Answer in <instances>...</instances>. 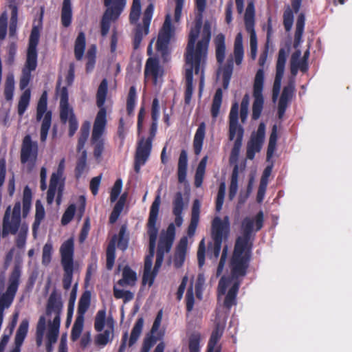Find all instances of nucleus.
<instances>
[{"mask_svg": "<svg viewBox=\"0 0 352 352\" xmlns=\"http://www.w3.org/2000/svg\"><path fill=\"white\" fill-rule=\"evenodd\" d=\"M196 6L199 11L195 27L191 28L188 42L186 47L185 58L186 91L185 101L189 103L192 92L193 72L195 74H200L199 89L201 91L204 84V67L206 63L208 45L211 38V25L209 22H205L201 31L202 12L206 8V0H196Z\"/></svg>", "mask_w": 352, "mask_h": 352, "instance_id": "nucleus-1", "label": "nucleus"}, {"mask_svg": "<svg viewBox=\"0 0 352 352\" xmlns=\"http://www.w3.org/2000/svg\"><path fill=\"white\" fill-rule=\"evenodd\" d=\"M236 278L223 276L218 285V305L214 319L215 328L212 331L208 346V352H220L217 344L222 336L230 308L236 304L239 287Z\"/></svg>", "mask_w": 352, "mask_h": 352, "instance_id": "nucleus-2", "label": "nucleus"}, {"mask_svg": "<svg viewBox=\"0 0 352 352\" xmlns=\"http://www.w3.org/2000/svg\"><path fill=\"white\" fill-rule=\"evenodd\" d=\"M263 223V213L260 211L255 217H247L243 219L241 226L243 236H239L234 246V250L230 262L232 276L227 278H236L245 276L250 254L249 241L250 234L254 230H259Z\"/></svg>", "mask_w": 352, "mask_h": 352, "instance_id": "nucleus-3", "label": "nucleus"}, {"mask_svg": "<svg viewBox=\"0 0 352 352\" xmlns=\"http://www.w3.org/2000/svg\"><path fill=\"white\" fill-rule=\"evenodd\" d=\"M107 90V80L103 79L98 87L96 94V104L100 109L94 123L91 135V142L94 146V155L97 160L100 158L104 148L102 135L104 132L107 124V110L104 107V102L106 101Z\"/></svg>", "mask_w": 352, "mask_h": 352, "instance_id": "nucleus-4", "label": "nucleus"}, {"mask_svg": "<svg viewBox=\"0 0 352 352\" xmlns=\"http://www.w3.org/2000/svg\"><path fill=\"white\" fill-rule=\"evenodd\" d=\"M161 204L160 195L158 194L153 201L149 213L148 222V234L149 235V254L146 256L144 261V270L143 274V283L148 284L151 286L154 281L155 274L151 272L153 265V258L154 256L155 243L157 236L158 230L155 226L160 206Z\"/></svg>", "mask_w": 352, "mask_h": 352, "instance_id": "nucleus-5", "label": "nucleus"}, {"mask_svg": "<svg viewBox=\"0 0 352 352\" xmlns=\"http://www.w3.org/2000/svg\"><path fill=\"white\" fill-rule=\"evenodd\" d=\"M63 309V302L60 297L52 292L48 299L46 316L48 318V328L47 331V352H52L53 345L57 342L60 324V314Z\"/></svg>", "mask_w": 352, "mask_h": 352, "instance_id": "nucleus-6", "label": "nucleus"}, {"mask_svg": "<svg viewBox=\"0 0 352 352\" xmlns=\"http://www.w3.org/2000/svg\"><path fill=\"white\" fill-rule=\"evenodd\" d=\"M21 203L16 202L11 213V208L9 206L3 217V236L8 234H15L18 232L16 244L19 248H24L28 232V226L26 223L21 224Z\"/></svg>", "mask_w": 352, "mask_h": 352, "instance_id": "nucleus-7", "label": "nucleus"}, {"mask_svg": "<svg viewBox=\"0 0 352 352\" xmlns=\"http://www.w3.org/2000/svg\"><path fill=\"white\" fill-rule=\"evenodd\" d=\"M154 6L150 3L143 13L142 21L138 20L141 14L140 0H133L130 13V21L135 25L134 30L133 47L138 49L144 36L149 32V26L153 17Z\"/></svg>", "mask_w": 352, "mask_h": 352, "instance_id": "nucleus-8", "label": "nucleus"}, {"mask_svg": "<svg viewBox=\"0 0 352 352\" xmlns=\"http://www.w3.org/2000/svg\"><path fill=\"white\" fill-rule=\"evenodd\" d=\"M74 239L70 238L63 242L60 248L61 265L64 270L63 287L67 290L71 287L74 273Z\"/></svg>", "mask_w": 352, "mask_h": 352, "instance_id": "nucleus-9", "label": "nucleus"}, {"mask_svg": "<svg viewBox=\"0 0 352 352\" xmlns=\"http://www.w3.org/2000/svg\"><path fill=\"white\" fill-rule=\"evenodd\" d=\"M175 236V227L173 223H171L168 226L166 230L162 232L158 249L156 256V261L153 272L151 273L156 276L158 270L162 265L163 262L164 256L165 253L168 252L172 247Z\"/></svg>", "mask_w": 352, "mask_h": 352, "instance_id": "nucleus-10", "label": "nucleus"}, {"mask_svg": "<svg viewBox=\"0 0 352 352\" xmlns=\"http://www.w3.org/2000/svg\"><path fill=\"white\" fill-rule=\"evenodd\" d=\"M230 231V222L228 217H225L223 220L216 217L212 222L211 234L214 241L213 254L217 258L221 249L223 239L228 236Z\"/></svg>", "mask_w": 352, "mask_h": 352, "instance_id": "nucleus-11", "label": "nucleus"}, {"mask_svg": "<svg viewBox=\"0 0 352 352\" xmlns=\"http://www.w3.org/2000/svg\"><path fill=\"white\" fill-rule=\"evenodd\" d=\"M104 5L107 8L101 21V34L105 36L109 32L111 22L116 20L123 11L126 0H104Z\"/></svg>", "mask_w": 352, "mask_h": 352, "instance_id": "nucleus-12", "label": "nucleus"}, {"mask_svg": "<svg viewBox=\"0 0 352 352\" xmlns=\"http://www.w3.org/2000/svg\"><path fill=\"white\" fill-rule=\"evenodd\" d=\"M21 270L16 267L12 271L6 291L0 296V318L3 319V311L9 308L14 298L19 285Z\"/></svg>", "mask_w": 352, "mask_h": 352, "instance_id": "nucleus-13", "label": "nucleus"}, {"mask_svg": "<svg viewBox=\"0 0 352 352\" xmlns=\"http://www.w3.org/2000/svg\"><path fill=\"white\" fill-rule=\"evenodd\" d=\"M47 96L44 91L37 104L36 120L41 122V141L45 142L52 124V112L47 111Z\"/></svg>", "mask_w": 352, "mask_h": 352, "instance_id": "nucleus-14", "label": "nucleus"}, {"mask_svg": "<svg viewBox=\"0 0 352 352\" xmlns=\"http://www.w3.org/2000/svg\"><path fill=\"white\" fill-rule=\"evenodd\" d=\"M264 83L263 69H259L255 76L253 86L254 102L252 105V119L257 120L260 117L264 103L263 89Z\"/></svg>", "mask_w": 352, "mask_h": 352, "instance_id": "nucleus-15", "label": "nucleus"}, {"mask_svg": "<svg viewBox=\"0 0 352 352\" xmlns=\"http://www.w3.org/2000/svg\"><path fill=\"white\" fill-rule=\"evenodd\" d=\"M254 6L249 2L245 12L244 20L246 31L250 34V57L255 60L257 56V37L254 30Z\"/></svg>", "mask_w": 352, "mask_h": 352, "instance_id": "nucleus-16", "label": "nucleus"}, {"mask_svg": "<svg viewBox=\"0 0 352 352\" xmlns=\"http://www.w3.org/2000/svg\"><path fill=\"white\" fill-rule=\"evenodd\" d=\"M38 155V144L33 142L30 135H27L23 140L21 151V161L23 164H27L31 170L35 166Z\"/></svg>", "mask_w": 352, "mask_h": 352, "instance_id": "nucleus-17", "label": "nucleus"}, {"mask_svg": "<svg viewBox=\"0 0 352 352\" xmlns=\"http://www.w3.org/2000/svg\"><path fill=\"white\" fill-rule=\"evenodd\" d=\"M175 30L171 25V16L166 14L162 28L160 30L156 42V48L158 52L164 56L168 51V45L174 36Z\"/></svg>", "mask_w": 352, "mask_h": 352, "instance_id": "nucleus-18", "label": "nucleus"}, {"mask_svg": "<svg viewBox=\"0 0 352 352\" xmlns=\"http://www.w3.org/2000/svg\"><path fill=\"white\" fill-rule=\"evenodd\" d=\"M239 104H232L229 114V140L242 141L244 130L239 123Z\"/></svg>", "mask_w": 352, "mask_h": 352, "instance_id": "nucleus-19", "label": "nucleus"}, {"mask_svg": "<svg viewBox=\"0 0 352 352\" xmlns=\"http://www.w3.org/2000/svg\"><path fill=\"white\" fill-rule=\"evenodd\" d=\"M43 16V9H41V16L38 21V23L34 24L29 39L28 48L27 51L28 59L37 60V45L40 38V31L42 28V21Z\"/></svg>", "mask_w": 352, "mask_h": 352, "instance_id": "nucleus-20", "label": "nucleus"}, {"mask_svg": "<svg viewBox=\"0 0 352 352\" xmlns=\"http://www.w3.org/2000/svg\"><path fill=\"white\" fill-rule=\"evenodd\" d=\"M265 133V125L261 123L257 131L252 134L250 140L247 146V157L252 160L256 153L259 152L264 142Z\"/></svg>", "mask_w": 352, "mask_h": 352, "instance_id": "nucleus-21", "label": "nucleus"}, {"mask_svg": "<svg viewBox=\"0 0 352 352\" xmlns=\"http://www.w3.org/2000/svg\"><path fill=\"white\" fill-rule=\"evenodd\" d=\"M152 148L151 139L142 138L139 142L136 150L135 157V170L138 173L150 155Z\"/></svg>", "mask_w": 352, "mask_h": 352, "instance_id": "nucleus-22", "label": "nucleus"}, {"mask_svg": "<svg viewBox=\"0 0 352 352\" xmlns=\"http://www.w3.org/2000/svg\"><path fill=\"white\" fill-rule=\"evenodd\" d=\"M187 201H185L182 193L177 192L173 199V214L175 216V223L177 227H180L183 223L182 213L184 208L187 206Z\"/></svg>", "mask_w": 352, "mask_h": 352, "instance_id": "nucleus-23", "label": "nucleus"}, {"mask_svg": "<svg viewBox=\"0 0 352 352\" xmlns=\"http://www.w3.org/2000/svg\"><path fill=\"white\" fill-rule=\"evenodd\" d=\"M163 70L159 65L158 61L153 58H149L146 63L145 78L146 79L152 78L153 83L157 85L159 78L162 76Z\"/></svg>", "mask_w": 352, "mask_h": 352, "instance_id": "nucleus-24", "label": "nucleus"}, {"mask_svg": "<svg viewBox=\"0 0 352 352\" xmlns=\"http://www.w3.org/2000/svg\"><path fill=\"white\" fill-rule=\"evenodd\" d=\"M36 67L37 60L26 58L19 82V87L21 90L25 89L29 85L32 78L31 73L36 69Z\"/></svg>", "mask_w": 352, "mask_h": 352, "instance_id": "nucleus-25", "label": "nucleus"}, {"mask_svg": "<svg viewBox=\"0 0 352 352\" xmlns=\"http://www.w3.org/2000/svg\"><path fill=\"white\" fill-rule=\"evenodd\" d=\"M294 89L293 83H289L284 87L278 102V113L279 118H281L285 114L287 104L292 98Z\"/></svg>", "mask_w": 352, "mask_h": 352, "instance_id": "nucleus-26", "label": "nucleus"}, {"mask_svg": "<svg viewBox=\"0 0 352 352\" xmlns=\"http://www.w3.org/2000/svg\"><path fill=\"white\" fill-rule=\"evenodd\" d=\"M107 329L103 333H100L96 336L95 342L96 344L101 347H104L109 342H111L113 337V320L108 318L106 322Z\"/></svg>", "mask_w": 352, "mask_h": 352, "instance_id": "nucleus-27", "label": "nucleus"}, {"mask_svg": "<svg viewBox=\"0 0 352 352\" xmlns=\"http://www.w3.org/2000/svg\"><path fill=\"white\" fill-rule=\"evenodd\" d=\"M187 247L188 239L186 236H184L179 241L173 259V263L176 267H180L183 265L186 258Z\"/></svg>", "mask_w": 352, "mask_h": 352, "instance_id": "nucleus-28", "label": "nucleus"}, {"mask_svg": "<svg viewBox=\"0 0 352 352\" xmlns=\"http://www.w3.org/2000/svg\"><path fill=\"white\" fill-rule=\"evenodd\" d=\"M206 134V124L203 122H201L195 132L193 139V148L195 153L198 155L200 154L204 140Z\"/></svg>", "mask_w": 352, "mask_h": 352, "instance_id": "nucleus-29", "label": "nucleus"}, {"mask_svg": "<svg viewBox=\"0 0 352 352\" xmlns=\"http://www.w3.org/2000/svg\"><path fill=\"white\" fill-rule=\"evenodd\" d=\"M301 52L297 50L291 57V72L293 75H296L298 69L305 72L307 69V63L306 60L300 59Z\"/></svg>", "mask_w": 352, "mask_h": 352, "instance_id": "nucleus-30", "label": "nucleus"}, {"mask_svg": "<svg viewBox=\"0 0 352 352\" xmlns=\"http://www.w3.org/2000/svg\"><path fill=\"white\" fill-rule=\"evenodd\" d=\"M122 278L118 281L117 285L121 287L133 286L137 280L136 273L129 266H125L122 270Z\"/></svg>", "mask_w": 352, "mask_h": 352, "instance_id": "nucleus-31", "label": "nucleus"}, {"mask_svg": "<svg viewBox=\"0 0 352 352\" xmlns=\"http://www.w3.org/2000/svg\"><path fill=\"white\" fill-rule=\"evenodd\" d=\"M188 166V155L185 150H182L179 155L178 161V181L180 183H183L186 177V170Z\"/></svg>", "mask_w": 352, "mask_h": 352, "instance_id": "nucleus-32", "label": "nucleus"}, {"mask_svg": "<svg viewBox=\"0 0 352 352\" xmlns=\"http://www.w3.org/2000/svg\"><path fill=\"white\" fill-rule=\"evenodd\" d=\"M244 50L243 46V36L241 33L237 34L234 46V58L237 65H240L243 61Z\"/></svg>", "mask_w": 352, "mask_h": 352, "instance_id": "nucleus-33", "label": "nucleus"}, {"mask_svg": "<svg viewBox=\"0 0 352 352\" xmlns=\"http://www.w3.org/2000/svg\"><path fill=\"white\" fill-rule=\"evenodd\" d=\"M305 24V17L303 14H300L297 18L296 24V32L294 35V47L297 48L302 42V36Z\"/></svg>", "mask_w": 352, "mask_h": 352, "instance_id": "nucleus-34", "label": "nucleus"}, {"mask_svg": "<svg viewBox=\"0 0 352 352\" xmlns=\"http://www.w3.org/2000/svg\"><path fill=\"white\" fill-rule=\"evenodd\" d=\"M214 43L216 47V57L219 63H222L225 58L226 45L225 36L222 34H219L215 39Z\"/></svg>", "mask_w": 352, "mask_h": 352, "instance_id": "nucleus-35", "label": "nucleus"}, {"mask_svg": "<svg viewBox=\"0 0 352 352\" xmlns=\"http://www.w3.org/2000/svg\"><path fill=\"white\" fill-rule=\"evenodd\" d=\"M72 19L71 1L63 0L61 10V23L64 27L70 25Z\"/></svg>", "mask_w": 352, "mask_h": 352, "instance_id": "nucleus-36", "label": "nucleus"}, {"mask_svg": "<svg viewBox=\"0 0 352 352\" xmlns=\"http://www.w3.org/2000/svg\"><path fill=\"white\" fill-rule=\"evenodd\" d=\"M90 301H91L90 293L89 292H85L80 297L79 302H78V310H77V317L78 318H84L85 314L90 306Z\"/></svg>", "mask_w": 352, "mask_h": 352, "instance_id": "nucleus-37", "label": "nucleus"}, {"mask_svg": "<svg viewBox=\"0 0 352 352\" xmlns=\"http://www.w3.org/2000/svg\"><path fill=\"white\" fill-rule=\"evenodd\" d=\"M63 190V186H59L57 184L52 183V182H50V187L47 190V202L49 204H51L53 203L54 200L55 195L58 191V196L56 198V202L58 204H60V197H61V192Z\"/></svg>", "mask_w": 352, "mask_h": 352, "instance_id": "nucleus-38", "label": "nucleus"}, {"mask_svg": "<svg viewBox=\"0 0 352 352\" xmlns=\"http://www.w3.org/2000/svg\"><path fill=\"white\" fill-rule=\"evenodd\" d=\"M15 87L14 76L13 73H9L6 76L4 88V95L7 100H12Z\"/></svg>", "mask_w": 352, "mask_h": 352, "instance_id": "nucleus-39", "label": "nucleus"}, {"mask_svg": "<svg viewBox=\"0 0 352 352\" xmlns=\"http://www.w3.org/2000/svg\"><path fill=\"white\" fill-rule=\"evenodd\" d=\"M117 236H114L111 242L109 243L107 249V268L111 270L115 261L116 258V241Z\"/></svg>", "mask_w": 352, "mask_h": 352, "instance_id": "nucleus-40", "label": "nucleus"}, {"mask_svg": "<svg viewBox=\"0 0 352 352\" xmlns=\"http://www.w3.org/2000/svg\"><path fill=\"white\" fill-rule=\"evenodd\" d=\"M31 97V91L30 89H26L23 92L22 95L20 97L19 103H18V113L20 116H22L26 109H28Z\"/></svg>", "mask_w": 352, "mask_h": 352, "instance_id": "nucleus-41", "label": "nucleus"}, {"mask_svg": "<svg viewBox=\"0 0 352 352\" xmlns=\"http://www.w3.org/2000/svg\"><path fill=\"white\" fill-rule=\"evenodd\" d=\"M85 48V36L83 32H80L76 39L74 53L77 60H80L84 54Z\"/></svg>", "mask_w": 352, "mask_h": 352, "instance_id": "nucleus-42", "label": "nucleus"}, {"mask_svg": "<svg viewBox=\"0 0 352 352\" xmlns=\"http://www.w3.org/2000/svg\"><path fill=\"white\" fill-rule=\"evenodd\" d=\"M144 325V320L142 318H140L136 321L133 329L131 331V337L129 342V345L131 346L134 344L138 340Z\"/></svg>", "mask_w": 352, "mask_h": 352, "instance_id": "nucleus-43", "label": "nucleus"}, {"mask_svg": "<svg viewBox=\"0 0 352 352\" xmlns=\"http://www.w3.org/2000/svg\"><path fill=\"white\" fill-rule=\"evenodd\" d=\"M223 93L221 89H218L213 98L211 113L214 118H217L219 113L220 107L222 102Z\"/></svg>", "mask_w": 352, "mask_h": 352, "instance_id": "nucleus-44", "label": "nucleus"}, {"mask_svg": "<svg viewBox=\"0 0 352 352\" xmlns=\"http://www.w3.org/2000/svg\"><path fill=\"white\" fill-rule=\"evenodd\" d=\"M32 202V191L28 186H25L23 190V215L25 217L30 209Z\"/></svg>", "mask_w": 352, "mask_h": 352, "instance_id": "nucleus-45", "label": "nucleus"}, {"mask_svg": "<svg viewBox=\"0 0 352 352\" xmlns=\"http://www.w3.org/2000/svg\"><path fill=\"white\" fill-rule=\"evenodd\" d=\"M113 295L117 299H122L124 303L132 300L134 298L133 293L128 290L119 289L116 285L113 287Z\"/></svg>", "mask_w": 352, "mask_h": 352, "instance_id": "nucleus-46", "label": "nucleus"}, {"mask_svg": "<svg viewBox=\"0 0 352 352\" xmlns=\"http://www.w3.org/2000/svg\"><path fill=\"white\" fill-rule=\"evenodd\" d=\"M46 327V318L41 316L36 326V344L40 346L43 343V338Z\"/></svg>", "mask_w": 352, "mask_h": 352, "instance_id": "nucleus-47", "label": "nucleus"}, {"mask_svg": "<svg viewBox=\"0 0 352 352\" xmlns=\"http://www.w3.org/2000/svg\"><path fill=\"white\" fill-rule=\"evenodd\" d=\"M89 135V123L85 124L80 130V136L78 139L77 151L81 152L85 150L84 146Z\"/></svg>", "mask_w": 352, "mask_h": 352, "instance_id": "nucleus-48", "label": "nucleus"}, {"mask_svg": "<svg viewBox=\"0 0 352 352\" xmlns=\"http://www.w3.org/2000/svg\"><path fill=\"white\" fill-rule=\"evenodd\" d=\"M87 168V151L83 150L78 157L76 167V176L80 177L85 171Z\"/></svg>", "mask_w": 352, "mask_h": 352, "instance_id": "nucleus-49", "label": "nucleus"}, {"mask_svg": "<svg viewBox=\"0 0 352 352\" xmlns=\"http://www.w3.org/2000/svg\"><path fill=\"white\" fill-rule=\"evenodd\" d=\"M83 325L84 318L76 317L71 333V338L73 341H76L80 338L83 329Z\"/></svg>", "mask_w": 352, "mask_h": 352, "instance_id": "nucleus-50", "label": "nucleus"}, {"mask_svg": "<svg viewBox=\"0 0 352 352\" xmlns=\"http://www.w3.org/2000/svg\"><path fill=\"white\" fill-rule=\"evenodd\" d=\"M238 191V170L235 167L231 177V182L229 188V199L232 200Z\"/></svg>", "mask_w": 352, "mask_h": 352, "instance_id": "nucleus-51", "label": "nucleus"}, {"mask_svg": "<svg viewBox=\"0 0 352 352\" xmlns=\"http://www.w3.org/2000/svg\"><path fill=\"white\" fill-rule=\"evenodd\" d=\"M277 129L276 126H274L272 129V131L271 133L269 144H268V148H267V158H270L272 157L276 146V142H277Z\"/></svg>", "mask_w": 352, "mask_h": 352, "instance_id": "nucleus-52", "label": "nucleus"}, {"mask_svg": "<svg viewBox=\"0 0 352 352\" xmlns=\"http://www.w3.org/2000/svg\"><path fill=\"white\" fill-rule=\"evenodd\" d=\"M53 247L51 242L46 243L43 248L42 264L48 265L52 261Z\"/></svg>", "mask_w": 352, "mask_h": 352, "instance_id": "nucleus-53", "label": "nucleus"}, {"mask_svg": "<svg viewBox=\"0 0 352 352\" xmlns=\"http://www.w3.org/2000/svg\"><path fill=\"white\" fill-rule=\"evenodd\" d=\"M250 104V96L248 94H245L241 101L240 108V118L241 122L244 123L248 118V109Z\"/></svg>", "mask_w": 352, "mask_h": 352, "instance_id": "nucleus-54", "label": "nucleus"}, {"mask_svg": "<svg viewBox=\"0 0 352 352\" xmlns=\"http://www.w3.org/2000/svg\"><path fill=\"white\" fill-rule=\"evenodd\" d=\"M18 23V10L16 6L12 9L11 17L9 25L10 36H13L16 34Z\"/></svg>", "mask_w": 352, "mask_h": 352, "instance_id": "nucleus-55", "label": "nucleus"}, {"mask_svg": "<svg viewBox=\"0 0 352 352\" xmlns=\"http://www.w3.org/2000/svg\"><path fill=\"white\" fill-rule=\"evenodd\" d=\"M45 209L43 204L40 201H37L36 202V214L35 221L34 223V230L40 225L41 221L45 217Z\"/></svg>", "mask_w": 352, "mask_h": 352, "instance_id": "nucleus-56", "label": "nucleus"}, {"mask_svg": "<svg viewBox=\"0 0 352 352\" xmlns=\"http://www.w3.org/2000/svg\"><path fill=\"white\" fill-rule=\"evenodd\" d=\"M201 335L199 333H192L189 338L190 352H199Z\"/></svg>", "mask_w": 352, "mask_h": 352, "instance_id": "nucleus-57", "label": "nucleus"}, {"mask_svg": "<svg viewBox=\"0 0 352 352\" xmlns=\"http://www.w3.org/2000/svg\"><path fill=\"white\" fill-rule=\"evenodd\" d=\"M106 311L99 310L96 316L94 327L97 331H102L105 324Z\"/></svg>", "mask_w": 352, "mask_h": 352, "instance_id": "nucleus-58", "label": "nucleus"}, {"mask_svg": "<svg viewBox=\"0 0 352 352\" xmlns=\"http://www.w3.org/2000/svg\"><path fill=\"white\" fill-rule=\"evenodd\" d=\"M287 59V53L284 49H280L278 52V56L276 63V73L284 74L285 65Z\"/></svg>", "mask_w": 352, "mask_h": 352, "instance_id": "nucleus-59", "label": "nucleus"}, {"mask_svg": "<svg viewBox=\"0 0 352 352\" xmlns=\"http://www.w3.org/2000/svg\"><path fill=\"white\" fill-rule=\"evenodd\" d=\"M186 309L188 312L193 309L195 305V295L192 282H191L186 295Z\"/></svg>", "mask_w": 352, "mask_h": 352, "instance_id": "nucleus-60", "label": "nucleus"}, {"mask_svg": "<svg viewBox=\"0 0 352 352\" xmlns=\"http://www.w3.org/2000/svg\"><path fill=\"white\" fill-rule=\"evenodd\" d=\"M226 186L224 182L221 183L217 193V201H216V210L219 212L223 206L224 197L226 194Z\"/></svg>", "mask_w": 352, "mask_h": 352, "instance_id": "nucleus-61", "label": "nucleus"}, {"mask_svg": "<svg viewBox=\"0 0 352 352\" xmlns=\"http://www.w3.org/2000/svg\"><path fill=\"white\" fill-rule=\"evenodd\" d=\"M283 76V74H276V77L272 90V100L274 102H276L278 97L279 96Z\"/></svg>", "mask_w": 352, "mask_h": 352, "instance_id": "nucleus-62", "label": "nucleus"}, {"mask_svg": "<svg viewBox=\"0 0 352 352\" xmlns=\"http://www.w3.org/2000/svg\"><path fill=\"white\" fill-rule=\"evenodd\" d=\"M294 14L292 9L288 7L283 14V24L286 31H289L293 25Z\"/></svg>", "mask_w": 352, "mask_h": 352, "instance_id": "nucleus-63", "label": "nucleus"}, {"mask_svg": "<svg viewBox=\"0 0 352 352\" xmlns=\"http://www.w3.org/2000/svg\"><path fill=\"white\" fill-rule=\"evenodd\" d=\"M205 283V277L204 274H199L197 276V281L195 285L196 297L199 300L202 299L203 287Z\"/></svg>", "mask_w": 352, "mask_h": 352, "instance_id": "nucleus-64", "label": "nucleus"}]
</instances>
